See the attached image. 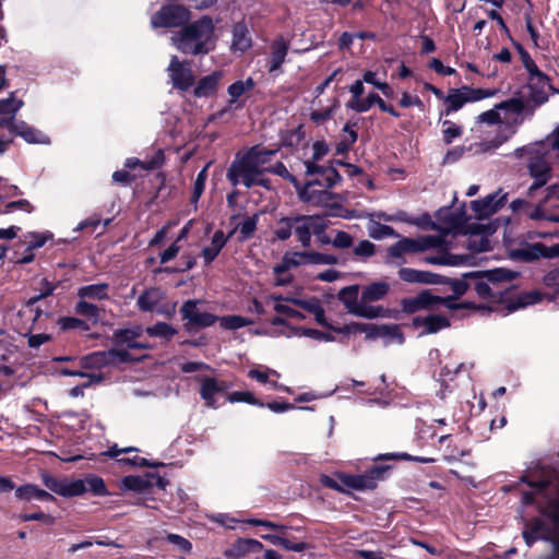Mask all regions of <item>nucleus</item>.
Listing matches in <instances>:
<instances>
[{
    "label": "nucleus",
    "mask_w": 559,
    "mask_h": 559,
    "mask_svg": "<svg viewBox=\"0 0 559 559\" xmlns=\"http://www.w3.org/2000/svg\"><path fill=\"white\" fill-rule=\"evenodd\" d=\"M528 70L531 73L530 87H533L534 84L540 85V90L532 94L535 105H526L522 98L518 97L507 99L478 115L475 121L477 124H506L511 127L512 132H514V129L523 122L525 117L530 118L534 115L535 108L548 99L543 90L548 82L547 78L535 66L528 67Z\"/></svg>",
    "instance_id": "1"
},
{
    "label": "nucleus",
    "mask_w": 559,
    "mask_h": 559,
    "mask_svg": "<svg viewBox=\"0 0 559 559\" xmlns=\"http://www.w3.org/2000/svg\"><path fill=\"white\" fill-rule=\"evenodd\" d=\"M173 45L187 55H205L216 44L215 26L211 17L200 20L185 26L171 36Z\"/></svg>",
    "instance_id": "2"
},
{
    "label": "nucleus",
    "mask_w": 559,
    "mask_h": 559,
    "mask_svg": "<svg viewBox=\"0 0 559 559\" xmlns=\"http://www.w3.org/2000/svg\"><path fill=\"white\" fill-rule=\"evenodd\" d=\"M273 154V151H251L236 158L227 171L228 180L234 186L242 183L247 188L262 186L270 189L269 180L264 178V165Z\"/></svg>",
    "instance_id": "3"
},
{
    "label": "nucleus",
    "mask_w": 559,
    "mask_h": 559,
    "mask_svg": "<svg viewBox=\"0 0 559 559\" xmlns=\"http://www.w3.org/2000/svg\"><path fill=\"white\" fill-rule=\"evenodd\" d=\"M526 158V167L534 179L530 191L545 186L551 179L550 146L547 143H536L518 151Z\"/></svg>",
    "instance_id": "4"
},
{
    "label": "nucleus",
    "mask_w": 559,
    "mask_h": 559,
    "mask_svg": "<svg viewBox=\"0 0 559 559\" xmlns=\"http://www.w3.org/2000/svg\"><path fill=\"white\" fill-rule=\"evenodd\" d=\"M442 240L438 236H420L418 238H402L388 248V262L395 263L409 253L426 251L430 248H438Z\"/></svg>",
    "instance_id": "5"
},
{
    "label": "nucleus",
    "mask_w": 559,
    "mask_h": 559,
    "mask_svg": "<svg viewBox=\"0 0 559 559\" xmlns=\"http://www.w3.org/2000/svg\"><path fill=\"white\" fill-rule=\"evenodd\" d=\"M496 94L497 90L474 88L468 85H463L459 88H451L444 97V114L450 115L460 110L468 103H476L486 98H491L496 96Z\"/></svg>",
    "instance_id": "6"
},
{
    "label": "nucleus",
    "mask_w": 559,
    "mask_h": 559,
    "mask_svg": "<svg viewBox=\"0 0 559 559\" xmlns=\"http://www.w3.org/2000/svg\"><path fill=\"white\" fill-rule=\"evenodd\" d=\"M359 285H350L343 287L338 292V300L344 305L345 309L356 317L365 319L383 318L386 310L383 307H366L361 297L358 299Z\"/></svg>",
    "instance_id": "7"
},
{
    "label": "nucleus",
    "mask_w": 559,
    "mask_h": 559,
    "mask_svg": "<svg viewBox=\"0 0 559 559\" xmlns=\"http://www.w3.org/2000/svg\"><path fill=\"white\" fill-rule=\"evenodd\" d=\"M379 474V471H372L370 474L365 475L338 474L337 478L340 479L341 484L326 475H322L320 480L325 487L338 491H345L346 489L366 490L373 489L377 486V477Z\"/></svg>",
    "instance_id": "8"
},
{
    "label": "nucleus",
    "mask_w": 559,
    "mask_h": 559,
    "mask_svg": "<svg viewBox=\"0 0 559 559\" xmlns=\"http://www.w3.org/2000/svg\"><path fill=\"white\" fill-rule=\"evenodd\" d=\"M292 182L302 202L317 206H328L330 204L332 193L329 191V188L332 186V182L329 178H325L324 183L319 180H312L301 186L295 177H292Z\"/></svg>",
    "instance_id": "9"
},
{
    "label": "nucleus",
    "mask_w": 559,
    "mask_h": 559,
    "mask_svg": "<svg viewBox=\"0 0 559 559\" xmlns=\"http://www.w3.org/2000/svg\"><path fill=\"white\" fill-rule=\"evenodd\" d=\"M316 251H290L283 255L280 264L274 266V273L276 274V284L286 285L290 282L292 277L288 274L293 267H299L302 265H316Z\"/></svg>",
    "instance_id": "10"
},
{
    "label": "nucleus",
    "mask_w": 559,
    "mask_h": 559,
    "mask_svg": "<svg viewBox=\"0 0 559 559\" xmlns=\"http://www.w3.org/2000/svg\"><path fill=\"white\" fill-rule=\"evenodd\" d=\"M190 11L178 4H169L160 8L152 17L151 25L157 27H178L190 20Z\"/></svg>",
    "instance_id": "11"
},
{
    "label": "nucleus",
    "mask_w": 559,
    "mask_h": 559,
    "mask_svg": "<svg viewBox=\"0 0 559 559\" xmlns=\"http://www.w3.org/2000/svg\"><path fill=\"white\" fill-rule=\"evenodd\" d=\"M41 479L49 490L64 498L78 497L86 492L85 481L81 479L56 478L49 474H43Z\"/></svg>",
    "instance_id": "12"
},
{
    "label": "nucleus",
    "mask_w": 559,
    "mask_h": 559,
    "mask_svg": "<svg viewBox=\"0 0 559 559\" xmlns=\"http://www.w3.org/2000/svg\"><path fill=\"white\" fill-rule=\"evenodd\" d=\"M201 300H188L181 307L183 320L191 326L207 328L217 321V317L202 309Z\"/></svg>",
    "instance_id": "13"
},
{
    "label": "nucleus",
    "mask_w": 559,
    "mask_h": 559,
    "mask_svg": "<svg viewBox=\"0 0 559 559\" xmlns=\"http://www.w3.org/2000/svg\"><path fill=\"white\" fill-rule=\"evenodd\" d=\"M167 71L175 88L187 91L192 86V70L189 64L180 62L177 56L171 57Z\"/></svg>",
    "instance_id": "14"
},
{
    "label": "nucleus",
    "mask_w": 559,
    "mask_h": 559,
    "mask_svg": "<svg viewBox=\"0 0 559 559\" xmlns=\"http://www.w3.org/2000/svg\"><path fill=\"white\" fill-rule=\"evenodd\" d=\"M272 324L284 326V329H282L281 331L266 332V334L272 335V336H280V335H284L286 337L307 336V337H311V338H314L318 341H323V342H333L334 341V337L331 334L321 332L319 330L286 326L284 320H282L280 318L274 319L272 321Z\"/></svg>",
    "instance_id": "15"
},
{
    "label": "nucleus",
    "mask_w": 559,
    "mask_h": 559,
    "mask_svg": "<svg viewBox=\"0 0 559 559\" xmlns=\"http://www.w3.org/2000/svg\"><path fill=\"white\" fill-rule=\"evenodd\" d=\"M513 255L524 261H533L539 258H555L559 257V245L551 247H546L539 242L525 245L514 250Z\"/></svg>",
    "instance_id": "16"
},
{
    "label": "nucleus",
    "mask_w": 559,
    "mask_h": 559,
    "mask_svg": "<svg viewBox=\"0 0 559 559\" xmlns=\"http://www.w3.org/2000/svg\"><path fill=\"white\" fill-rule=\"evenodd\" d=\"M318 222V215H299L294 217V231L302 247L310 246L311 235Z\"/></svg>",
    "instance_id": "17"
},
{
    "label": "nucleus",
    "mask_w": 559,
    "mask_h": 559,
    "mask_svg": "<svg viewBox=\"0 0 559 559\" xmlns=\"http://www.w3.org/2000/svg\"><path fill=\"white\" fill-rule=\"evenodd\" d=\"M415 329L420 330V335L433 334L450 325L449 320L441 314L417 316L413 319Z\"/></svg>",
    "instance_id": "18"
},
{
    "label": "nucleus",
    "mask_w": 559,
    "mask_h": 559,
    "mask_svg": "<svg viewBox=\"0 0 559 559\" xmlns=\"http://www.w3.org/2000/svg\"><path fill=\"white\" fill-rule=\"evenodd\" d=\"M263 549V545L251 538H239L229 548L224 551L225 559H243L252 552H259Z\"/></svg>",
    "instance_id": "19"
},
{
    "label": "nucleus",
    "mask_w": 559,
    "mask_h": 559,
    "mask_svg": "<svg viewBox=\"0 0 559 559\" xmlns=\"http://www.w3.org/2000/svg\"><path fill=\"white\" fill-rule=\"evenodd\" d=\"M198 380L201 383L200 395L204 400L205 405L211 408H216L215 395L225 391L228 385L211 377L198 378Z\"/></svg>",
    "instance_id": "20"
},
{
    "label": "nucleus",
    "mask_w": 559,
    "mask_h": 559,
    "mask_svg": "<svg viewBox=\"0 0 559 559\" xmlns=\"http://www.w3.org/2000/svg\"><path fill=\"white\" fill-rule=\"evenodd\" d=\"M224 78L223 71H214L201 78L193 90V95L198 98L212 97L218 90L219 82Z\"/></svg>",
    "instance_id": "21"
},
{
    "label": "nucleus",
    "mask_w": 559,
    "mask_h": 559,
    "mask_svg": "<svg viewBox=\"0 0 559 559\" xmlns=\"http://www.w3.org/2000/svg\"><path fill=\"white\" fill-rule=\"evenodd\" d=\"M23 106L22 100L14 97L0 99V128H8L9 130L16 123L14 122L17 111Z\"/></svg>",
    "instance_id": "22"
},
{
    "label": "nucleus",
    "mask_w": 559,
    "mask_h": 559,
    "mask_svg": "<svg viewBox=\"0 0 559 559\" xmlns=\"http://www.w3.org/2000/svg\"><path fill=\"white\" fill-rule=\"evenodd\" d=\"M399 277L406 283H419V284H439L441 283V276L428 272L419 271L411 267H402L399 270Z\"/></svg>",
    "instance_id": "23"
},
{
    "label": "nucleus",
    "mask_w": 559,
    "mask_h": 559,
    "mask_svg": "<svg viewBox=\"0 0 559 559\" xmlns=\"http://www.w3.org/2000/svg\"><path fill=\"white\" fill-rule=\"evenodd\" d=\"M376 104V107H379L382 111L389 112L394 117H399L400 115L391 107L388 106L382 98H380L377 94L372 93L367 98L364 99H352L349 103V107L357 112H365L371 108L372 105Z\"/></svg>",
    "instance_id": "24"
},
{
    "label": "nucleus",
    "mask_w": 559,
    "mask_h": 559,
    "mask_svg": "<svg viewBox=\"0 0 559 559\" xmlns=\"http://www.w3.org/2000/svg\"><path fill=\"white\" fill-rule=\"evenodd\" d=\"M165 294L159 288H150L146 289L140 297L138 298V306L143 311H158L163 312L160 307V302L164 300Z\"/></svg>",
    "instance_id": "25"
},
{
    "label": "nucleus",
    "mask_w": 559,
    "mask_h": 559,
    "mask_svg": "<svg viewBox=\"0 0 559 559\" xmlns=\"http://www.w3.org/2000/svg\"><path fill=\"white\" fill-rule=\"evenodd\" d=\"M390 290L386 282H374L366 285L361 289V299L366 307H374L372 302L383 299Z\"/></svg>",
    "instance_id": "26"
},
{
    "label": "nucleus",
    "mask_w": 559,
    "mask_h": 559,
    "mask_svg": "<svg viewBox=\"0 0 559 559\" xmlns=\"http://www.w3.org/2000/svg\"><path fill=\"white\" fill-rule=\"evenodd\" d=\"M10 131L15 133L16 135L23 138L27 143H31V144H48L49 143V139L47 135H45L40 131L29 127L24 121L16 122Z\"/></svg>",
    "instance_id": "27"
},
{
    "label": "nucleus",
    "mask_w": 559,
    "mask_h": 559,
    "mask_svg": "<svg viewBox=\"0 0 559 559\" xmlns=\"http://www.w3.org/2000/svg\"><path fill=\"white\" fill-rule=\"evenodd\" d=\"M515 273L506 269H495L486 272H471L464 274L466 278H486L490 284L509 283L515 277Z\"/></svg>",
    "instance_id": "28"
},
{
    "label": "nucleus",
    "mask_w": 559,
    "mask_h": 559,
    "mask_svg": "<svg viewBox=\"0 0 559 559\" xmlns=\"http://www.w3.org/2000/svg\"><path fill=\"white\" fill-rule=\"evenodd\" d=\"M440 297L433 296L428 292H423L414 298L403 300V309L407 312H417L423 309L433 308Z\"/></svg>",
    "instance_id": "29"
},
{
    "label": "nucleus",
    "mask_w": 559,
    "mask_h": 559,
    "mask_svg": "<svg viewBox=\"0 0 559 559\" xmlns=\"http://www.w3.org/2000/svg\"><path fill=\"white\" fill-rule=\"evenodd\" d=\"M293 302L297 305L299 308L308 311L314 317V320L317 323H319L322 326L325 328H332V324H330L324 316V310L320 304V301L316 298L310 299H294Z\"/></svg>",
    "instance_id": "30"
},
{
    "label": "nucleus",
    "mask_w": 559,
    "mask_h": 559,
    "mask_svg": "<svg viewBox=\"0 0 559 559\" xmlns=\"http://www.w3.org/2000/svg\"><path fill=\"white\" fill-rule=\"evenodd\" d=\"M495 199L496 195L491 194L471 203L477 218H486L499 210L502 199L500 201H495Z\"/></svg>",
    "instance_id": "31"
},
{
    "label": "nucleus",
    "mask_w": 559,
    "mask_h": 559,
    "mask_svg": "<svg viewBox=\"0 0 559 559\" xmlns=\"http://www.w3.org/2000/svg\"><path fill=\"white\" fill-rule=\"evenodd\" d=\"M252 45L248 28L243 24H236L233 28L231 50L243 53Z\"/></svg>",
    "instance_id": "32"
},
{
    "label": "nucleus",
    "mask_w": 559,
    "mask_h": 559,
    "mask_svg": "<svg viewBox=\"0 0 559 559\" xmlns=\"http://www.w3.org/2000/svg\"><path fill=\"white\" fill-rule=\"evenodd\" d=\"M337 333L349 335L356 333H364L367 340H374L376 329L372 323H361V322H352L344 326H333L329 328Z\"/></svg>",
    "instance_id": "33"
},
{
    "label": "nucleus",
    "mask_w": 559,
    "mask_h": 559,
    "mask_svg": "<svg viewBox=\"0 0 559 559\" xmlns=\"http://www.w3.org/2000/svg\"><path fill=\"white\" fill-rule=\"evenodd\" d=\"M15 496L17 499L25 501H29L32 499L50 501L55 500L52 495L32 484H27L16 488Z\"/></svg>",
    "instance_id": "34"
},
{
    "label": "nucleus",
    "mask_w": 559,
    "mask_h": 559,
    "mask_svg": "<svg viewBox=\"0 0 559 559\" xmlns=\"http://www.w3.org/2000/svg\"><path fill=\"white\" fill-rule=\"evenodd\" d=\"M227 241V237L222 230L214 233L211 243L202 250V257L206 263L212 262L221 252Z\"/></svg>",
    "instance_id": "35"
},
{
    "label": "nucleus",
    "mask_w": 559,
    "mask_h": 559,
    "mask_svg": "<svg viewBox=\"0 0 559 559\" xmlns=\"http://www.w3.org/2000/svg\"><path fill=\"white\" fill-rule=\"evenodd\" d=\"M312 159L313 162H306V174L307 175H314L322 173V167L317 166L314 162L320 160L323 156H325L329 152V146L324 142H316L312 145Z\"/></svg>",
    "instance_id": "36"
},
{
    "label": "nucleus",
    "mask_w": 559,
    "mask_h": 559,
    "mask_svg": "<svg viewBox=\"0 0 559 559\" xmlns=\"http://www.w3.org/2000/svg\"><path fill=\"white\" fill-rule=\"evenodd\" d=\"M288 47L284 40H276L272 46V53L270 57L269 71L273 72L280 69L282 63L285 61Z\"/></svg>",
    "instance_id": "37"
},
{
    "label": "nucleus",
    "mask_w": 559,
    "mask_h": 559,
    "mask_svg": "<svg viewBox=\"0 0 559 559\" xmlns=\"http://www.w3.org/2000/svg\"><path fill=\"white\" fill-rule=\"evenodd\" d=\"M152 483L148 476H126L121 479V489L132 490L135 492H143L148 487H151Z\"/></svg>",
    "instance_id": "38"
},
{
    "label": "nucleus",
    "mask_w": 559,
    "mask_h": 559,
    "mask_svg": "<svg viewBox=\"0 0 559 559\" xmlns=\"http://www.w3.org/2000/svg\"><path fill=\"white\" fill-rule=\"evenodd\" d=\"M253 86L254 82L251 78H248L246 81H237L229 85L227 90L229 95V104H235L241 95L251 91Z\"/></svg>",
    "instance_id": "39"
},
{
    "label": "nucleus",
    "mask_w": 559,
    "mask_h": 559,
    "mask_svg": "<svg viewBox=\"0 0 559 559\" xmlns=\"http://www.w3.org/2000/svg\"><path fill=\"white\" fill-rule=\"evenodd\" d=\"M108 286L106 284H93L81 287L78 292L80 298L105 299L107 298Z\"/></svg>",
    "instance_id": "40"
},
{
    "label": "nucleus",
    "mask_w": 559,
    "mask_h": 559,
    "mask_svg": "<svg viewBox=\"0 0 559 559\" xmlns=\"http://www.w3.org/2000/svg\"><path fill=\"white\" fill-rule=\"evenodd\" d=\"M476 280L475 290L480 298H489L496 304L503 301V295L501 293L492 292L490 283L486 278Z\"/></svg>",
    "instance_id": "41"
},
{
    "label": "nucleus",
    "mask_w": 559,
    "mask_h": 559,
    "mask_svg": "<svg viewBox=\"0 0 559 559\" xmlns=\"http://www.w3.org/2000/svg\"><path fill=\"white\" fill-rule=\"evenodd\" d=\"M248 377L257 380L260 383H271L274 388H277L278 384L276 381H270L272 377H280V373L276 370L270 368H255L250 369L248 371Z\"/></svg>",
    "instance_id": "42"
},
{
    "label": "nucleus",
    "mask_w": 559,
    "mask_h": 559,
    "mask_svg": "<svg viewBox=\"0 0 559 559\" xmlns=\"http://www.w3.org/2000/svg\"><path fill=\"white\" fill-rule=\"evenodd\" d=\"M53 235L50 231L45 233H36L31 231L24 235L25 240L27 241V250L32 251L34 249L41 248L48 240H51Z\"/></svg>",
    "instance_id": "43"
},
{
    "label": "nucleus",
    "mask_w": 559,
    "mask_h": 559,
    "mask_svg": "<svg viewBox=\"0 0 559 559\" xmlns=\"http://www.w3.org/2000/svg\"><path fill=\"white\" fill-rule=\"evenodd\" d=\"M217 321L221 323V326L227 330H237L252 323L251 320H248L240 316H225L217 317Z\"/></svg>",
    "instance_id": "44"
},
{
    "label": "nucleus",
    "mask_w": 559,
    "mask_h": 559,
    "mask_svg": "<svg viewBox=\"0 0 559 559\" xmlns=\"http://www.w3.org/2000/svg\"><path fill=\"white\" fill-rule=\"evenodd\" d=\"M464 245L474 252H484L490 249L489 240L481 234H473Z\"/></svg>",
    "instance_id": "45"
},
{
    "label": "nucleus",
    "mask_w": 559,
    "mask_h": 559,
    "mask_svg": "<svg viewBox=\"0 0 559 559\" xmlns=\"http://www.w3.org/2000/svg\"><path fill=\"white\" fill-rule=\"evenodd\" d=\"M542 300V295L538 292H530L521 294L516 301L510 306H508L510 311L516 310L519 308H524L526 306H531L537 304Z\"/></svg>",
    "instance_id": "46"
},
{
    "label": "nucleus",
    "mask_w": 559,
    "mask_h": 559,
    "mask_svg": "<svg viewBox=\"0 0 559 559\" xmlns=\"http://www.w3.org/2000/svg\"><path fill=\"white\" fill-rule=\"evenodd\" d=\"M294 229V217H283L277 222L274 229L275 238L278 240H287L292 236Z\"/></svg>",
    "instance_id": "47"
},
{
    "label": "nucleus",
    "mask_w": 559,
    "mask_h": 559,
    "mask_svg": "<svg viewBox=\"0 0 559 559\" xmlns=\"http://www.w3.org/2000/svg\"><path fill=\"white\" fill-rule=\"evenodd\" d=\"M368 233L371 238L377 240L396 236L395 230L391 226L382 225L377 222H371L368 227Z\"/></svg>",
    "instance_id": "48"
},
{
    "label": "nucleus",
    "mask_w": 559,
    "mask_h": 559,
    "mask_svg": "<svg viewBox=\"0 0 559 559\" xmlns=\"http://www.w3.org/2000/svg\"><path fill=\"white\" fill-rule=\"evenodd\" d=\"M82 481H85L86 491L90 490L96 496H106L108 495L105 481L103 478L95 476V475H88L85 479H81Z\"/></svg>",
    "instance_id": "49"
},
{
    "label": "nucleus",
    "mask_w": 559,
    "mask_h": 559,
    "mask_svg": "<svg viewBox=\"0 0 559 559\" xmlns=\"http://www.w3.org/2000/svg\"><path fill=\"white\" fill-rule=\"evenodd\" d=\"M442 126H443L442 136H443V141L447 144L452 143V141L454 139L460 138L463 134L462 127L457 126L456 123H454L450 120H444L442 122Z\"/></svg>",
    "instance_id": "50"
},
{
    "label": "nucleus",
    "mask_w": 559,
    "mask_h": 559,
    "mask_svg": "<svg viewBox=\"0 0 559 559\" xmlns=\"http://www.w3.org/2000/svg\"><path fill=\"white\" fill-rule=\"evenodd\" d=\"M116 357H119L121 360L124 359V357L117 349L109 350L108 353H95L87 357V359L91 361V365L100 366L115 359Z\"/></svg>",
    "instance_id": "51"
},
{
    "label": "nucleus",
    "mask_w": 559,
    "mask_h": 559,
    "mask_svg": "<svg viewBox=\"0 0 559 559\" xmlns=\"http://www.w3.org/2000/svg\"><path fill=\"white\" fill-rule=\"evenodd\" d=\"M227 400L230 403H238V402H245L252 405H258L260 407H263L264 404L260 403L254 395L249 391H237L233 392L228 395Z\"/></svg>",
    "instance_id": "52"
},
{
    "label": "nucleus",
    "mask_w": 559,
    "mask_h": 559,
    "mask_svg": "<svg viewBox=\"0 0 559 559\" xmlns=\"http://www.w3.org/2000/svg\"><path fill=\"white\" fill-rule=\"evenodd\" d=\"M162 163V153L158 152L155 158H153L150 162H141L140 159L135 157L128 158L126 160V167L127 168H134L136 166H141L143 169L151 170L156 168Z\"/></svg>",
    "instance_id": "53"
},
{
    "label": "nucleus",
    "mask_w": 559,
    "mask_h": 559,
    "mask_svg": "<svg viewBox=\"0 0 559 559\" xmlns=\"http://www.w3.org/2000/svg\"><path fill=\"white\" fill-rule=\"evenodd\" d=\"M166 539L183 554H189L192 549L191 543L181 535L169 533L166 535Z\"/></svg>",
    "instance_id": "54"
},
{
    "label": "nucleus",
    "mask_w": 559,
    "mask_h": 559,
    "mask_svg": "<svg viewBox=\"0 0 559 559\" xmlns=\"http://www.w3.org/2000/svg\"><path fill=\"white\" fill-rule=\"evenodd\" d=\"M146 332L148 335L159 336L164 338H170L176 333L175 329H173L169 324L163 322L157 323L151 328H147Z\"/></svg>",
    "instance_id": "55"
},
{
    "label": "nucleus",
    "mask_w": 559,
    "mask_h": 559,
    "mask_svg": "<svg viewBox=\"0 0 559 559\" xmlns=\"http://www.w3.org/2000/svg\"><path fill=\"white\" fill-rule=\"evenodd\" d=\"M258 223V215H253L251 217L245 218L239 225L238 230L241 234L242 238L248 239L250 238L255 228Z\"/></svg>",
    "instance_id": "56"
},
{
    "label": "nucleus",
    "mask_w": 559,
    "mask_h": 559,
    "mask_svg": "<svg viewBox=\"0 0 559 559\" xmlns=\"http://www.w3.org/2000/svg\"><path fill=\"white\" fill-rule=\"evenodd\" d=\"M75 311L78 314L87 317L94 321L98 319V308L95 305L88 304L85 300H81L76 307Z\"/></svg>",
    "instance_id": "57"
},
{
    "label": "nucleus",
    "mask_w": 559,
    "mask_h": 559,
    "mask_svg": "<svg viewBox=\"0 0 559 559\" xmlns=\"http://www.w3.org/2000/svg\"><path fill=\"white\" fill-rule=\"evenodd\" d=\"M463 255H449V257H433L426 258V261L430 264H442V265H460L465 262Z\"/></svg>",
    "instance_id": "58"
},
{
    "label": "nucleus",
    "mask_w": 559,
    "mask_h": 559,
    "mask_svg": "<svg viewBox=\"0 0 559 559\" xmlns=\"http://www.w3.org/2000/svg\"><path fill=\"white\" fill-rule=\"evenodd\" d=\"M328 223L324 218L319 216V222L316 225L313 235L321 245H332V239L325 234Z\"/></svg>",
    "instance_id": "59"
},
{
    "label": "nucleus",
    "mask_w": 559,
    "mask_h": 559,
    "mask_svg": "<svg viewBox=\"0 0 559 559\" xmlns=\"http://www.w3.org/2000/svg\"><path fill=\"white\" fill-rule=\"evenodd\" d=\"M374 252H376V247L369 240H362V241L358 242L357 246L354 248V253L357 257L369 258V257L373 255Z\"/></svg>",
    "instance_id": "60"
},
{
    "label": "nucleus",
    "mask_w": 559,
    "mask_h": 559,
    "mask_svg": "<svg viewBox=\"0 0 559 559\" xmlns=\"http://www.w3.org/2000/svg\"><path fill=\"white\" fill-rule=\"evenodd\" d=\"M353 245V237L345 231H337L332 239V246L338 249H346Z\"/></svg>",
    "instance_id": "61"
},
{
    "label": "nucleus",
    "mask_w": 559,
    "mask_h": 559,
    "mask_svg": "<svg viewBox=\"0 0 559 559\" xmlns=\"http://www.w3.org/2000/svg\"><path fill=\"white\" fill-rule=\"evenodd\" d=\"M139 334L134 331H131V330H123V331H118L116 333V336L122 341V342H127L128 343V346L130 348H139V347H142V345L140 343H136V342H131L134 337H136Z\"/></svg>",
    "instance_id": "62"
},
{
    "label": "nucleus",
    "mask_w": 559,
    "mask_h": 559,
    "mask_svg": "<svg viewBox=\"0 0 559 559\" xmlns=\"http://www.w3.org/2000/svg\"><path fill=\"white\" fill-rule=\"evenodd\" d=\"M14 210H22L27 213H31L33 211V206L27 200L13 201V202H9L5 205L4 213H11Z\"/></svg>",
    "instance_id": "63"
},
{
    "label": "nucleus",
    "mask_w": 559,
    "mask_h": 559,
    "mask_svg": "<svg viewBox=\"0 0 559 559\" xmlns=\"http://www.w3.org/2000/svg\"><path fill=\"white\" fill-rule=\"evenodd\" d=\"M211 520L213 522H216L219 525H222L226 528H230V530H234L236 527V523H238V520H236L227 514H222V513L212 515Z\"/></svg>",
    "instance_id": "64"
}]
</instances>
